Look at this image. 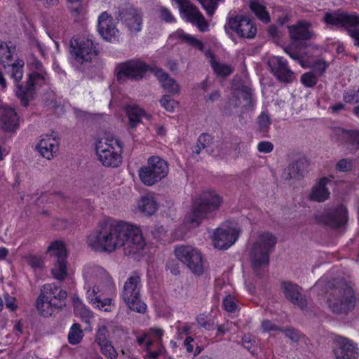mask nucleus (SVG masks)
Returning <instances> with one entry per match:
<instances>
[{
    "label": "nucleus",
    "instance_id": "obj_1",
    "mask_svg": "<svg viewBox=\"0 0 359 359\" xmlns=\"http://www.w3.org/2000/svg\"><path fill=\"white\" fill-rule=\"evenodd\" d=\"M86 244L95 252L111 253L123 248L126 255H135L144 249L146 241L137 226L104 218L87 236Z\"/></svg>",
    "mask_w": 359,
    "mask_h": 359
},
{
    "label": "nucleus",
    "instance_id": "obj_2",
    "mask_svg": "<svg viewBox=\"0 0 359 359\" xmlns=\"http://www.w3.org/2000/svg\"><path fill=\"white\" fill-rule=\"evenodd\" d=\"M83 278L89 302L100 310L111 311L114 306L116 287L109 272L100 266L88 264L83 267Z\"/></svg>",
    "mask_w": 359,
    "mask_h": 359
},
{
    "label": "nucleus",
    "instance_id": "obj_3",
    "mask_svg": "<svg viewBox=\"0 0 359 359\" xmlns=\"http://www.w3.org/2000/svg\"><path fill=\"white\" fill-rule=\"evenodd\" d=\"M276 243V237L271 232L263 231L257 234L249 251L251 266L256 276H260L268 266L269 254Z\"/></svg>",
    "mask_w": 359,
    "mask_h": 359
},
{
    "label": "nucleus",
    "instance_id": "obj_4",
    "mask_svg": "<svg viewBox=\"0 0 359 359\" xmlns=\"http://www.w3.org/2000/svg\"><path fill=\"white\" fill-rule=\"evenodd\" d=\"M27 67L30 72L28 74L27 84L18 86V90L15 91L16 96L20 100L22 104L25 107L34 98L36 88L45 84L48 79V74L45 67L35 56L32 55L29 58Z\"/></svg>",
    "mask_w": 359,
    "mask_h": 359
},
{
    "label": "nucleus",
    "instance_id": "obj_5",
    "mask_svg": "<svg viewBox=\"0 0 359 359\" xmlns=\"http://www.w3.org/2000/svg\"><path fill=\"white\" fill-rule=\"evenodd\" d=\"M222 203V197L214 190L201 193L198 202L187 215L184 224L188 228L198 226L203 219L219 209Z\"/></svg>",
    "mask_w": 359,
    "mask_h": 359
},
{
    "label": "nucleus",
    "instance_id": "obj_6",
    "mask_svg": "<svg viewBox=\"0 0 359 359\" xmlns=\"http://www.w3.org/2000/svg\"><path fill=\"white\" fill-rule=\"evenodd\" d=\"M355 302L353 290L345 283L332 289L327 299L330 310L337 315L348 314L355 308Z\"/></svg>",
    "mask_w": 359,
    "mask_h": 359
},
{
    "label": "nucleus",
    "instance_id": "obj_7",
    "mask_svg": "<svg viewBox=\"0 0 359 359\" xmlns=\"http://www.w3.org/2000/svg\"><path fill=\"white\" fill-rule=\"evenodd\" d=\"M95 150L98 159L104 165L118 167L121 164L123 147L118 139L104 136L96 142Z\"/></svg>",
    "mask_w": 359,
    "mask_h": 359
},
{
    "label": "nucleus",
    "instance_id": "obj_8",
    "mask_svg": "<svg viewBox=\"0 0 359 359\" xmlns=\"http://www.w3.org/2000/svg\"><path fill=\"white\" fill-rule=\"evenodd\" d=\"M141 288V277L138 274H133L125 282L121 297L130 310L144 313L147 305L140 299Z\"/></svg>",
    "mask_w": 359,
    "mask_h": 359
},
{
    "label": "nucleus",
    "instance_id": "obj_9",
    "mask_svg": "<svg viewBox=\"0 0 359 359\" xmlns=\"http://www.w3.org/2000/svg\"><path fill=\"white\" fill-rule=\"evenodd\" d=\"M168 173L166 161L159 156H154L147 161V164L138 171L140 181L147 186H152L163 179Z\"/></svg>",
    "mask_w": 359,
    "mask_h": 359
},
{
    "label": "nucleus",
    "instance_id": "obj_10",
    "mask_svg": "<svg viewBox=\"0 0 359 359\" xmlns=\"http://www.w3.org/2000/svg\"><path fill=\"white\" fill-rule=\"evenodd\" d=\"M96 55V46L91 38L77 36L70 40V55L75 62H89Z\"/></svg>",
    "mask_w": 359,
    "mask_h": 359
},
{
    "label": "nucleus",
    "instance_id": "obj_11",
    "mask_svg": "<svg viewBox=\"0 0 359 359\" xmlns=\"http://www.w3.org/2000/svg\"><path fill=\"white\" fill-rule=\"evenodd\" d=\"M175 255L195 274L201 276L205 271L201 251L191 245H179L175 248Z\"/></svg>",
    "mask_w": 359,
    "mask_h": 359
},
{
    "label": "nucleus",
    "instance_id": "obj_12",
    "mask_svg": "<svg viewBox=\"0 0 359 359\" xmlns=\"http://www.w3.org/2000/svg\"><path fill=\"white\" fill-rule=\"evenodd\" d=\"M241 232L238 224L233 222L223 223L217 228L212 236L213 245L219 250L231 247L238 239Z\"/></svg>",
    "mask_w": 359,
    "mask_h": 359
},
{
    "label": "nucleus",
    "instance_id": "obj_13",
    "mask_svg": "<svg viewBox=\"0 0 359 359\" xmlns=\"http://www.w3.org/2000/svg\"><path fill=\"white\" fill-rule=\"evenodd\" d=\"M323 20L328 25L344 27L348 32L359 25V14L341 10L326 13Z\"/></svg>",
    "mask_w": 359,
    "mask_h": 359
},
{
    "label": "nucleus",
    "instance_id": "obj_14",
    "mask_svg": "<svg viewBox=\"0 0 359 359\" xmlns=\"http://www.w3.org/2000/svg\"><path fill=\"white\" fill-rule=\"evenodd\" d=\"M148 70L149 66L140 60H130L120 64L116 67L118 80L125 78L139 80L144 76V73Z\"/></svg>",
    "mask_w": 359,
    "mask_h": 359
},
{
    "label": "nucleus",
    "instance_id": "obj_15",
    "mask_svg": "<svg viewBox=\"0 0 359 359\" xmlns=\"http://www.w3.org/2000/svg\"><path fill=\"white\" fill-rule=\"evenodd\" d=\"M229 27L242 38L252 39L257 32L253 20L245 15L231 18L229 20Z\"/></svg>",
    "mask_w": 359,
    "mask_h": 359
},
{
    "label": "nucleus",
    "instance_id": "obj_16",
    "mask_svg": "<svg viewBox=\"0 0 359 359\" xmlns=\"http://www.w3.org/2000/svg\"><path fill=\"white\" fill-rule=\"evenodd\" d=\"M252 91L247 86H241L234 88L231 97L229 99L224 109L226 114H233L234 109L241 107H249L251 104Z\"/></svg>",
    "mask_w": 359,
    "mask_h": 359
},
{
    "label": "nucleus",
    "instance_id": "obj_17",
    "mask_svg": "<svg viewBox=\"0 0 359 359\" xmlns=\"http://www.w3.org/2000/svg\"><path fill=\"white\" fill-rule=\"evenodd\" d=\"M97 31L102 38L107 41H116L120 36V32L116 27L115 20L107 12L102 13L98 17Z\"/></svg>",
    "mask_w": 359,
    "mask_h": 359
},
{
    "label": "nucleus",
    "instance_id": "obj_18",
    "mask_svg": "<svg viewBox=\"0 0 359 359\" xmlns=\"http://www.w3.org/2000/svg\"><path fill=\"white\" fill-rule=\"evenodd\" d=\"M334 353L335 359H359L357 344L346 337H339L336 339Z\"/></svg>",
    "mask_w": 359,
    "mask_h": 359
},
{
    "label": "nucleus",
    "instance_id": "obj_19",
    "mask_svg": "<svg viewBox=\"0 0 359 359\" xmlns=\"http://www.w3.org/2000/svg\"><path fill=\"white\" fill-rule=\"evenodd\" d=\"M281 288L287 299L302 310L306 309L308 302L305 296L302 294V288L299 286L285 282L281 285Z\"/></svg>",
    "mask_w": 359,
    "mask_h": 359
},
{
    "label": "nucleus",
    "instance_id": "obj_20",
    "mask_svg": "<svg viewBox=\"0 0 359 359\" xmlns=\"http://www.w3.org/2000/svg\"><path fill=\"white\" fill-rule=\"evenodd\" d=\"M59 149V141L52 135H43L36 145V150L41 156L50 160L56 155Z\"/></svg>",
    "mask_w": 359,
    "mask_h": 359
},
{
    "label": "nucleus",
    "instance_id": "obj_21",
    "mask_svg": "<svg viewBox=\"0 0 359 359\" xmlns=\"http://www.w3.org/2000/svg\"><path fill=\"white\" fill-rule=\"evenodd\" d=\"M316 220L332 228H339L348 220L347 209L344 205H340L332 213H326L325 215L319 217L316 215Z\"/></svg>",
    "mask_w": 359,
    "mask_h": 359
},
{
    "label": "nucleus",
    "instance_id": "obj_22",
    "mask_svg": "<svg viewBox=\"0 0 359 359\" xmlns=\"http://www.w3.org/2000/svg\"><path fill=\"white\" fill-rule=\"evenodd\" d=\"M271 72L281 81L290 82L293 79V73L289 69L286 62L281 57L272 56L268 60Z\"/></svg>",
    "mask_w": 359,
    "mask_h": 359
},
{
    "label": "nucleus",
    "instance_id": "obj_23",
    "mask_svg": "<svg viewBox=\"0 0 359 359\" xmlns=\"http://www.w3.org/2000/svg\"><path fill=\"white\" fill-rule=\"evenodd\" d=\"M309 161L305 158H301L290 163L284 170L283 178L286 180H294L303 177L309 172Z\"/></svg>",
    "mask_w": 359,
    "mask_h": 359
},
{
    "label": "nucleus",
    "instance_id": "obj_24",
    "mask_svg": "<svg viewBox=\"0 0 359 359\" xmlns=\"http://www.w3.org/2000/svg\"><path fill=\"white\" fill-rule=\"evenodd\" d=\"M18 126L19 119L15 109L6 105L0 107V128L6 132H12Z\"/></svg>",
    "mask_w": 359,
    "mask_h": 359
},
{
    "label": "nucleus",
    "instance_id": "obj_25",
    "mask_svg": "<svg viewBox=\"0 0 359 359\" xmlns=\"http://www.w3.org/2000/svg\"><path fill=\"white\" fill-rule=\"evenodd\" d=\"M121 20L130 34H137L142 27V15L135 8H129L123 13Z\"/></svg>",
    "mask_w": 359,
    "mask_h": 359
},
{
    "label": "nucleus",
    "instance_id": "obj_26",
    "mask_svg": "<svg viewBox=\"0 0 359 359\" xmlns=\"http://www.w3.org/2000/svg\"><path fill=\"white\" fill-rule=\"evenodd\" d=\"M154 72L155 76L165 90L172 94L180 93V87L175 79L170 78L167 73L161 69H154Z\"/></svg>",
    "mask_w": 359,
    "mask_h": 359
},
{
    "label": "nucleus",
    "instance_id": "obj_27",
    "mask_svg": "<svg viewBox=\"0 0 359 359\" xmlns=\"http://www.w3.org/2000/svg\"><path fill=\"white\" fill-rule=\"evenodd\" d=\"M170 37L184 43L193 48H197L201 51L205 49V45L202 41L196 38L194 36L185 33L183 30L179 29L174 32Z\"/></svg>",
    "mask_w": 359,
    "mask_h": 359
},
{
    "label": "nucleus",
    "instance_id": "obj_28",
    "mask_svg": "<svg viewBox=\"0 0 359 359\" xmlns=\"http://www.w3.org/2000/svg\"><path fill=\"white\" fill-rule=\"evenodd\" d=\"M157 208V202L151 196L147 195L142 196L137 201V209L146 215L154 214Z\"/></svg>",
    "mask_w": 359,
    "mask_h": 359
},
{
    "label": "nucleus",
    "instance_id": "obj_29",
    "mask_svg": "<svg viewBox=\"0 0 359 359\" xmlns=\"http://www.w3.org/2000/svg\"><path fill=\"white\" fill-rule=\"evenodd\" d=\"M40 294L50 301L53 299L64 300L67 296L66 291L60 290L55 283L44 285L41 289Z\"/></svg>",
    "mask_w": 359,
    "mask_h": 359
},
{
    "label": "nucleus",
    "instance_id": "obj_30",
    "mask_svg": "<svg viewBox=\"0 0 359 359\" xmlns=\"http://www.w3.org/2000/svg\"><path fill=\"white\" fill-rule=\"evenodd\" d=\"M311 24L299 22L296 25L289 27V32L292 39L295 40L307 39L311 36L309 27Z\"/></svg>",
    "mask_w": 359,
    "mask_h": 359
},
{
    "label": "nucleus",
    "instance_id": "obj_31",
    "mask_svg": "<svg viewBox=\"0 0 359 359\" xmlns=\"http://www.w3.org/2000/svg\"><path fill=\"white\" fill-rule=\"evenodd\" d=\"M126 113L129 120L130 127H136L143 117L150 119L151 116L146 114L142 108L135 105L128 106L126 107Z\"/></svg>",
    "mask_w": 359,
    "mask_h": 359
},
{
    "label": "nucleus",
    "instance_id": "obj_32",
    "mask_svg": "<svg viewBox=\"0 0 359 359\" xmlns=\"http://www.w3.org/2000/svg\"><path fill=\"white\" fill-rule=\"evenodd\" d=\"M24 61L20 59L15 60L13 64L8 65L9 70L8 71V73L11 78L13 79L16 86L15 92L18 90V86H23L22 84H20V82L24 75Z\"/></svg>",
    "mask_w": 359,
    "mask_h": 359
},
{
    "label": "nucleus",
    "instance_id": "obj_33",
    "mask_svg": "<svg viewBox=\"0 0 359 359\" xmlns=\"http://www.w3.org/2000/svg\"><path fill=\"white\" fill-rule=\"evenodd\" d=\"M332 180L327 177L320 180L317 186H316V201L322 202L327 200L330 195L328 185H331Z\"/></svg>",
    "mask_w": 359,
    "mask_h": 359
},
{
    "label": "nucleus",
    "instance_id": "obj_34",
    "mask_svg": "<svg viewBox=\"0 0 359 359\" xmlns=\"http://www.w3.org/2000/svg\"><path fill=\"white\" fill-rule=\"evenodd\" d=\"M51 273L56 280H64L68 275L67 259H57L51 269Z\"/></svg>",
    "mask_w": 359,
    "mask_h": 359
},
{
    "label": "nucleus",
    "instance_id": "obj_35",
    "mask_svg": "<svg viewBox=\"0 0 359 359\" xmlns=\"http://www.w3.org/2000/svg\"><path fill=\"white\" fill-rule=\"evenodd\" d=\"M55 304L50 299L42 297L41 294L36 300V308L39 313L44 316H50L53 312Z\"/></svg>",
    "mask_w": 359,
    "mask_h": 359
},
{
    "label": "nucleus",
    "instance_id": "obj_36",
    "mask_svg": "<svg viewBox=\"0 0 359 359\" xmlns=\"http://www.w3.org/2000/svg\"><path fill=\"white\" fill-rule=\"evenodd\" d=\"M47 252L57 259H67V250L63 241H55L51 243L47 249Z\"/></svg>",
    "mask_w": 359,
    "mask_h": 359
},
{
    "label": "nucleus",
    "instance_id": "obj_37",
    "mask_svg": "<svg viewBox=\"0 0 359 359\" xmlns=\"http://www.w3.org/2000/svg\"><path fill=\"white\" fill-rule=\"evenodd\" d=\"M15 52V46H8L6 42L0 41V64L4 67L9 65Z\"/></svg>",
    "mask_w": 359,
    "mask_h": 359
},
{
    "label": "nucleus",
    "instance_id": "obj_38",
    "mask_svg": "<svg viewBox=\"0 0 359 359\" xmlns=\"http://www.w3.org/2000/svg\"><path fill=\"white\" fill-rule=\"evenodd\" d=\"M208 55L211 58V66L217 75L227 76L233 72V68L230 65L215 61L213 60V55L211 53H208Z\"/></svg>",
    "mask_w": 359,
    "mask_h": 359
},
{
    "label": "nucleus",
    "instance_id": "obj_39",
    "mask_svg": "<svg viewBox=\"0 0 359 359\" xmlns=\"http://www.w3.org/2000/svg\"><path fill=\"white\" fill-rule=\"evenodd\" d=\"M250 8L255 15L262 22H269L270 21L269 13L266 11L265 7L260 3L256 1H251Z\"/></svg>",
    "mask_w": 359,
    "mask_h": 359
},
{
    "label": "nucleus",
    "instance_id": "obj_40",
    "mask_svg": "<svg viewBox=\"0 0 359 359\" xmlns=\"http://www.w3.org/2000/svg\"><path fill=\"white\" fill-rule=\"evenodd\" d=\"M83 337V332L81 326L77 323L73 324L68 334V341L69 344L73 345L78 344Z\"/></svg>",
    "mask_w": 359,
    "mask_h": 359
},
{
    "label": "nucleus",
    "instance_id": "obj_41",
    "mask_svg": "<svg viewBox=\"0 0 359 359\" xmlns=\"http://www.w3.org/2000/svg\"><path fill=\"white\" fill-rule=\"evenodd\" d=\"M73 303L76 313L81 315V316L85 319L86 322H88L89 319L92 317V313L90 309L83 305L79 297H74Z\"/></svg>",
    "mask_w": 359,
    "mask_h": 359
},
{
    "label": "nucleus",
    "instance_id": "obj_42",
    "mask_svg": "<svg viewBox=\"0 0 359 359\" xmlns=\"http://www.w3.org/2000/svg\"><path fill=\"white\" fill-rule=\"evenodd\" d=\"M257 123L259 132L267 133L271 123L269 115L266 112H262L257 118Z\"/></svg>",
    "mask_w": 359,
    "mask_h": 359
},
{
    "label": "nucleus",
    "instance_id": "obj_43",
    "mask_svg": "<svg viewBox=\"0 0 359 359\" xmlns=\"http://www.w3.org/2000/svg\"><path fill=\"white\" fill-rule=\"evenodd\" d=\"M98 346L100 348V351L106 358L109 359L117 358L118 353L110 341L103 343Z\"/></svg>",
    "mask_w": 359,
    "mask_h": 359
},
{
    "label": "nucleus",
    "instance_id": "obj_44",
    "mask_svg": "<svg viewBox=\"0 0 359 359\" xmlns=\"http://www.w3.org/2000/svg\"><path fill=\"white\" fill-rule=\"evenodd\" d=\"M209 16L213 15L218 7V2L224 0H198Z\"/></svg>",
    "mask_w": 359,
    "mask_h": 359
},
{
    "label": "nucleus",
    "instance_id": "obj_45",
    "mask_svg": "<svg viewBox=\"0 0 359 359\" xmlns=\"http://www.w3.org/2000/svg\"><path fill=\"white\" fill-rule=\"evenodd\" d=\"M160 103L169 112H173L178 106V102L169 95H163L160 100Z\"/></svg>",
    "mask_w": 359,
    "mask_h": 359
},
{
    "label": "nucleus",
    "instance_id": "obj_46",
    "mask_svg": "<svg viewBox=\"0 0 359 359\" xmlns=\"http://www.w3.org/2000/svg\"><path fill=\"white\" fill-rule=\"evenodd\" d=\"M212 142V138L208 135H201L198 140L197 145L195 147L193 152L197 154H200L201 149H206Z\"/></svg>",
    "mask_w": 359,
    "mask_h": 359
},
{
    "label": "nucleus",
    "instance_id": "obj_47",
    "mask_svg": "<svg viewBox=\"0 0 359 359\" xmlns=\"http://www.w3.org/2000/svg\"><path fill=\"white\" fill-rule=\"evenodd\" d=\"M95 341L97 345L109 341L108 339V330L106 325H102L98 327Z\"/></svg>",
    "mask_w": 359,
    "mask_h": 359
},
{
    "label": "nucleus",
    "instance_id": "obj_48",
    "mask_svg": "<svg viewBox=\"0 0 359 359\" xmlns=\"http://www.w3.org/2000/svg\"><path fill=\"white\" fill-rule=\"evenodd\" d=\"M261 329L264 332H268L271 334H276L281 330L277 325L269 320H264L261 323Z\"/></svg>",
    "mask_w": 359,
    "mask_h": 359
},
{
    "label": "nucleus",
    "instance_id": "obj_49",
    "mask_svg": "<svg viewBox=\"0 0 359 359\" xmlns=\"http://www.w3.org/2000/svg\"><path fill=\"white\" fill-rule=\"evenodd\" d=\"M224 309L228 312H234L238 309L237 300L233 295L229 294L223 299Z\"/></svg>",
    "mask_w": 359,
    "mask_h": 359
},
{
    "label": "nucleus",
    "instance_id": "obj_50",
    "mask_svg": "<svg viewBox=\"0 0 359 359\" xmlns=\"http://www.w3.org/2000/svg\"><path fill=\"white\" fill-rule=\"evenodd\" d=\"M353 161L351 158H342L336 164V169L339 172H348L353 169Z\"/></svg>",
    "mask_w": 359,
    "mask_h": 359
},
{
    "label": "nucleus",
    "instance_id": "obj_51",
    "mask_svg": "<svg viewBox=\"0 0 359 359\" xmlns=\"http://www.w3.org/2000/svg\"><path fill=\"white\" fill-rule=\"evenodd\" d=\"M68 8L75 17L79 16L82 11L81 0H67Z\"/></svg>",
    "mask_w": 359,
    "mask_h": 359
},
{
    "label": "nucleus",
    "instance_id": "obj_52",
    "mask_svg": "<svg viewBox=\"0 0 359 359\" xmlns=\"http://www.w3.org/2000/svg\"><path fill=\"white\" fill-rule=\"evenodd\" d=\"M26 263L32 268H41L43 262L41 257L29 255L25 257Z\"/></svg>",
    "mask_w": 359,
    "mask_h": 359
},
{
    "label": "nucleus",
    "instance_id": "obj_53",
    "mask_svg": "<svg viewBox=\"0 0 359 359\" xmlns=\"http://www.w3.org/2000/svg\"><path fill=\"white\" fill-rule=\"evenodd\" d=\"M348 141L351 147V149H359V131L352 130L348 133Z\"/></svg>",
    "mask_w": 359,
    "mask_h": 359
},
{
    "label": "nucleus",
    "instance_id": "obj_54",
    "mask_svg": "<svg viewBox=\"0 0 359 359\" xmlns=\"http://www.w3.org/2000/svg\"><path fill=\"white\" fill-rule=\"evenodd\" d=\"M344 100L346 103L356 104L359 102V88L357 91L350 90L344 95Z\"/></svg>",
    "mask_w": 359,
    "mask_h": 359
},
{
    "label": "nucleus",
    "instance_id": "obj_55",
    "mask_svg": "<svg viewBox=\"0 0 359 359\" xmlns=\"http://www.w3.org/2000/svg\"><path fill=\"white\" fill-rule=\"evenodd\" d=\"M149 334V337L151 339V337H154L159 345H161V338L164 334L163 330L158 327H151L148 332H147Z\"/></svg>",
    "mask_w": 359,
    "mask_h": 359
},
{
    "label": "nucleus",
    "instance_id": "obj_56",
    "mask_svg": "<svg viewBox=\"0 0 359 359\" xmlns=\"http://www.w3.org/2000/svg\"><path fill=\"white\" fill-rule=\"evenodd\" d=\"M154 237L158 240L163 241L165 239L167 236V230L163 226H158L154 228L152 231Z\"/></svg>",
    "mask_w": 359,
    "mask_h": 359
},
{
    "label": "nucleus",
    "instance_id": "obj_57",
    "mask_svg": "<svg viewBox=\"0 0 359 359\" xmlns=\"http://www.w3.org/2000/svg\"><path fill=\"white\" fill-rule=\"evenodd\" d=\"M257 149L261 153L268 154L273 151V144L269 141H262L257 144Z\"/></svg>",
    "mask_w": 359,
    "mask_h": 359
},
{
    "label": "nucleus",
    "instance_id": "obj_58",
    "mask_svg": "<svg viewBox=\"0 0 359 359\" xmlns=\"http://www.w3.org/2000/svg\"><path fill=\"white\" fill-rule=\"evenodd\" d=\"M328 67V63L323 59L316 60V76H320Z\"/></svg>",
    "mask_w": 359,
    "mask_h": 359
},
{
    "label": "nucleus",
    "instance_id": "obj_59",
    "mask_svg": "<svg viewBox=\"0 0 359 359\" xmlns=\"http://www.w3.org/2000/svg\"><path fill=\"white\" fill-rule=\"evenodd\" d=\"M196 320L198 323L205 329H210L211 326V320L208 315L205 313L200 314L197 316Z\"/></svg>",
    "mask_w": 359,
    "mask_h": 359
},
{
    "label": "nucleus",
    "instance_id": "obj_60",
    "mask_svg": "<svg viewBox=\"0 0 359 359\" xmlns=\"http://www.w3.org/2000/svg\"><path fill=\"white\" fill-rule=\"evenodd\" d=\"M301 82L306 87H313L314 85V74L312 72L304 74L301 77Z\"/></svg>",
    "mask_w": 359,
    "mask_h": 359
},
{
    "label": "nucleus",
    "instance_id": "obj_61",
    "mask_svg": "<svg viewBox=\"0 0 359 359\" xmlns=\"http://www.w3.org/2000/svg\"><path fill=\"white\" fill-rule=\"evenodd\" d=\"M5 304L6 308L11 311H14L17 308L16 299L14 297L10 296L8 294H4Z\"/></svg>",
    "mask_w": 359,
    "mask_h": 359
},
{
    "label": "nucleus",
    "instance_id": "obj_62",
    "mask_svg": "<svg viewBox=\"0 0 359 359\" xmlns=\"http://www.w3.org/2000/svg\"><path fill=\"white\" fill-rule=\"evenodd\" d=\"M283 332L285 335L292 341H296L299 339V334L298 332L293 328L288 327L285 329H282L280 331Z\"/></svg>",
    "mask_w": 359,
    "mask_h": 359
},
{
    "label": "nucleus",
    "instance_id": "obj_63",
    "mask_svg": "<svg viewBox=\"0 0 359 359\" xmlns=\"http://www.w3.org/2000/svg\"><path fill=\"white\" fill-rule=\"evenodd\" d=\"M243 346L248 349L251 353H255V348L253 343L252 342V337L250 335H245L242 340Z\"/></svg>",
    "mask_w": 359,
    "mask_h": 359
},
{
    "label": "nucleus",
    "instance_id": "obj_64",
    "mask_svg": "<svg viewBox=\"0 0 359 359\" xmlns=\"http://www.w3.org/2000/svg\"><path fill=\"white\" fill-rule=\"evenodd\" d=\"M160 13L161 18L166 22H175V18L172 15L171 12L165 8H161L160 9Z\"/></svg>",
    "mask_w": 359,
    "mask_h": 359
}]
</instances>
